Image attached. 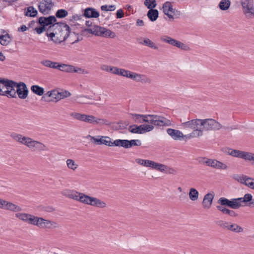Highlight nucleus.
<instances>
[{
	"label": "nucleus",
	"mask_w": 254,
	"mask_h": 254,
	"mask_svg": "<svg viewBox=\"0 0 254 254\" xmlns=\"http://www.w3.org/2000/svg\"><path fill=\"white\" fill-rule=\"evenodd\" d=\"M55 31L47 34L49 40L53 41L55 43L60 44L65 41L71 33L70 27L66 23L59 22H57V26L54 29Z\"/></svg>",
	"instance_id": "f257e3e1"
},
{
	"label": "nucleus",
	"mask_w": 254,
	"mask_h": 254,
	"mask_svg": "<svg viewBox=\"0 0 254 254\" xmlns=\"http://www.w3.org/2000/svg\"><path fill=\"white\" fill-rule=\"evenodd\" d=\"M0 83L2 84L5 87H16L17 95L21 99H25L28 96V89L26 84L23 82L17 83L12 80L0 77Z\"/></svg>",
	"instance_id": "f03ea898"
},
{
	"label": "nucleus",
	"mask_w": 254,
	"mask_h": 254,
	"mask_svg": "<svg viewBox=\"0 0 254 254\" xmlns=\"http://www.w3.org/2000/svg\"><path fill=\"white\" fill-rule=\"evenodd\" d=\"M254 207V200L251 193H246L243 197L232 198L230 199V208L238 209L241 206Z\"/></svg>",
	"instance_id": "7ed1b4c3"
},
{
	"label": "nucleus",
	"mask_w": 254,
	"mask_h": 254,
	"mask_svg": "<svg viewBox=\"0 0 254 254\" xmlns=\"http://www.w3.org/2000/svg\"><path fill=\"white\" fill-rule=\"evenodd\" d=\"M85 32L95 36L106 38H114L116 37V34L114 32L109 29L98 25H94L93 28H85L83 29L81 32V34L82 35H84Z\"/></svg>",
	"instance_id": "20e7f679"
},
{
	"label": "nucleus",
	"mask_w": 254,
	"mask_h": 254,
	"mask_svg": "<svg viewBox=\"0 0 254 254\" xmlns=\"http://www.w3.org/2000/svg\"><path fill=\"white\" fill-rule=\"evenodd\" d=\"M200 127L203 130H216L222 127V126L215 120L212 119H200Z\"/></svg>",
	"instance_id": "39448f33"
},
{
	"label": "nucleus",
	"mask_w": 254,
	"mask_h": 254,
	"mask_svg": "<svg viewBox=\"0 0 254 254\" xmlns=\"http://www.w3.org/2000/svg\"><path fill=\"white\" fill-rule=\"evenodd\" d=\"M154 129V126L148 125H140L138 126L134 124L129 126L128 130L132 133L143 134L149 132Z\"/></svg>",
	"instance_id": "423d86ee"
},
{
	"label": "nucleus",
	"mask_w": 254,
	"mask_h": 254,
	"mask_svg": "<svg viewBox=\"0 0 254 254\" xmlns=\"http://www.w3.org/2000/svg\"><path fill=\"white\" fill-rule=\"evenodd\" d=\"M243 11L245 15L252 18L254 17V6L253 0H241Z\"/></svg>",
	"instance_id": "0eeeda50"
},
{
	"label": "nucleus",
	"mask_w": 254,
	"mask_h": 254,
	"mask_svg": "<svg viewBox=\"0 0 254 254\" xmlns=\"http://www.w3.org/2000/svg\"><path fill=\"white\" fill-rule=\"evenodd\" d=\"M59 65V68H58V69L64 72H75L82 74H87L88 73L87 71L84 69L72 65L60 63Z\"/></svg>",
	"instance_id": "6e6552de"
},
{
	"label": "nucleus",
	"mask_w": 254,
	"mask_h": 254,
	"mask_svg": "<svg viewBox=\"0 0 254 254\" xmlns=\"http://www.w3.org/2000/svg\"><path fill=\"white\" fill-rule=\"evenodd\" d=\"M230 153L231 155L233 157L242 158L245 160L250 161L251 159H253L252 157H251L253 155V153L252 152L233 149V150L231 151V153Z\"/></svg>",
	"instance_id": "1a4fd4ad"
},
{
	"label": "nucleus",
	"mask_w": 254,
	"mask_h": 254,
	"mask_svg": "<svg viewBox=\"0 0 254 254\" xmlns=\"http://www.w3.org/2000/svg\"><path fill=\"white\" fill-rule=\"evenodd\" d=\"M37 23L41 26L47 27L57 23V19L54 15H50L48 17H40L37 21Z\"/></svg>",
	"instance_id": "9d476101"
},
{
	"label": "nucleus",
	"mask_w": 254,
	"mask_h": 254,
	"mask_svg": "<svg viewBox=\"0 0 254 254\" xmlns=\"http://www.w3.org/2000/svg\"><path fill=\"white\" fill-rule=\"evenodd\" d=\"M53 3L51 0H42L38 5L39 10L42 14L45 15L51 9Z\"/></svg>",
	"instance_id": "9b49d317"
},
{
	"label": "nucleus",
	"mask_w": 254,
	"mask_h": 254,
	"mask_svg": "<svg viewBox=\"0 0 254 254\" xmlns=\"http://www.w3.org/2000/svg\"><path fill=\"white\" fill-rule=\"evenodd\" d=\"M200 119H192L189 121L182 123L181 127L184 129L190 128L193 129L200 127Z\"/></svg>",
	"instance_id": "f8f14e48"
},
{
	"label": "nucleus",
	"mask_w": 254,
	"mask_h": 254,
	"mask_svg": "<svg viewBox=\"0 0 254 254\" xmlns=\"http://www.w3.org/2000/svg\"><path fill=\"white\" fill-rule=\"evenodd\" d=\"M82 15L86 18H98L100 13L95 8L88 7L84 9H83Z\"/></svg>",
	"instance_id": "ddd939ff"
},
{
	"label": "nucleus",
	"mask_w": 254,
	"mask_h": 254,
	"mask_svg": "<svg viewBox=\"0 0 254 254\" xmlns=\"http://www.w3.org/2000/svg\"><path fill=\"white\" fill-rule=\"evenodd\" d=\"M172 125L171 121L161 116L157 115L156 119L155 126L157 127H168Z\"/></svg>",
	"instance_id": "4468645a"
},
{
	"label": "nucleus",
	"mask_w": 254,
	"mask_h": 254,
	"mask_svg": "<svg viewBox=\"0 0 254 254\" xmlns=\"http://www.w3.org/2000/svg\"><path fill=\"white\" fill-rule=\"evenodd\" d=\"M214 194L211 193H208L204 196L202 205L204 209H209L211 207Z\"/></svg>",
	"instance_id": "2eb2a0df"
},
{
	"label": "nucleus",
	"mask_w": 254,
	"mask_h": 254,
	"mask_svg": "<svg viewBox=\"0 0 254 254\" xmlns=\"http://www.w3.org/2000/svg\"><path fill=\"white\" fill-rule=\"evenodd\" d=\"M89 137L91 138V140L95 144L97 145H101L105 144L106 145L107 143V139L111 140V138L108 136H98V138H96L95 137L92 136L90 135H88Z\"/></svg>",
	"instance_id": "dca6fc26"
},
{
	"label": "nucleus",
	"mask_w": 254,
	"mask_h": 254,
	"mask_svg": "<svg viewBox=\"0 0 254 254\" xmlns=\"http://www.w3.org/2000/svg\"><path fill=\"white\" fill-rule=\"evenodd\" d=\"M167 133L174 140H181L182 132L177 129L169 128L166 130Z\"/></svg>",
	"instance_id": "f3484780"
},
{
	"label": "nucleus",
	"mask_w": 254,
	"mask_h": 254,
	"mask_svg": "<svg viewBox=\"0 0 254 254\" xmlns=\"http://www.w3.org/2000/svg\"><path fill=\"white\" fill-rule=\"evenodd\" d=\"M3 209L13 212H18L22 210L20 206L7 201H5Z\"/></svg>",
	"instance_id": "a211bd4d"
},
{
	"label": "nucleus",
	"mask_w": 254,
	"mask_h": 254,
	"mask_svg": "<svg viewBox=\"0 0 254 254\" xmlns=\"http://www.w3.org/2000/svg\"><path fill=\"white\" fill-rule=\"evenodd\" d=\"M160 39L162 41L165 42L166 43H168L173 46H175L176 47H178L179 44V41H178L175 39H173L170 37L168 36H163L160 38Z\"/></svg>",
	"instance_id": "6ab92c4d"
},
{
	"label": "nucleus",
	"mask_w": 254,
	"mask_h": 254,
	"mask_svg": "<svg viewBox=\"0 0 254 254\" xmlns=\"http://www.w3.org/2000/svg\"><path fill=\"white\" fill-rule=\"evenodd\" d=\"M149 9L147 13V16L151 21L154 22L156 21L158 17V10L154 8Z\"/></svg>",
	"instance_id": "aec40b11"
},
{
	"label": "nucleus",
	"mask_w": 254,
	"mask_h": 254,
	"mask_svg": "<svg viewBox=\"0 0 254 254\" xmlns=\"http://www.w3.org/2000/svg\"><path fill=\"white\" fill-rule=\"evenodd\" d=\"M41 64L46 67L58 69V68H59V66L60 64V63H59L52 62L50 60H48L42 61L41 62Z\"/></svg>",
	"instance_id": "412c9836"
},
{
	"label": "nucleus",
	"mask_w": 254,
	"mask_h": 254,
	"mask_svg": "<svg viewBox=\"0 0 254 254\" xmlns=\"http://www.w3.org/2000/svg\"><path fill=\"white\" fill-rule=\"evenodd\" d=\"M24 15L26 16L35 17L38 14L37 10L32 6L24 8Z\"/></svg>",
	"instance_id": "4be33fe9"
},
{
	"label": "nucleus",
	"mask_w": 254,
	"mask_h": 254,
	"mask_svg": "<svg viewBox=\"0 0 254 254\" xmlns=\"http://www.w3.org/2000/svg\"><path fill=\"white\" fill-rule=\"evenodd\" d=\"M135 123L142 124L145 123L147 119L146 115H141L138 114H131Z\"/></svg>",
	"instance_id": "5701e85b"
},
{
	"label": "nucleus",
	"mask_w": 254,
	"mask_h": 254,
	"mask_svg": "<svg viewBox=\"0 0 254 254\" xmlns=\"http://www.w3.org/2000/svg\"><path fill=\"white\" fill-rule=\"evenodd\" d=\"M242 178L243 182H242V184L254 190V181H253V180H254V179L249 177L246 175H242Z\"/></svg>",
	"instance_id": "b1692460"
},
{
	"label": "nucleus",
	"mask_w": 254,
	"mask_h": 254,
	"mask_svg": "<svg viewBox=\"0 0 254 254\" xmlns=\"http://www.w3.org/2000/svg\"><path fill=\"white\" fill-rule=\"evenodd\" d=\"M12 137L16 141L24 144L25 145L26 142L29 140V137L23 136L20 134H13L11 135Z\"/></svg>",
	"instance_id": "393cba45"
},
{
	"label": "nucleus",
	"mask_w": 254,
	"mask_h": 254,
	"mask_svg": "<svg viewBox=\"0 0 254 254\" xmlns=\"http://www.w3.org/2000/svg\"><path fill=\"white\" fill-rule=\"evenodd\" d=\"M12 40L10 35L7 33L0 35V43L3 46L7 45Z\"/></svg>",
	"instance_id": "a878e982"
},
{
	"label": "nucleus",
	"mask_w": 254,
	"mask_h": 254,
	"mask_svg": "<svg viewBox=\"0 0 254 254\" xmlns=\"http://www.w3.org/2000/svg\"><path fill=\"white\" fill-rule=\"evenodd\" d=\"M32 92L38 96H42L44 93V89L37 85H33L31 87Z\"/></svg>",
	"instance_id": "bb28decb"
},
{
	"label": "nucleus",
	"mask_w": 254,
	"mask_h": 254,
	"mask_svg": "<svg viewBox=\"0 0 254 254\" xmlns=\"http://www.w3.org/2000/svg\"><path fill=\"white\" fill-rule=\"evenodd\" d=\"M80 195H82L83 198L81 199V202L85 204L90 205L92 206L94 197L89 196L84 193H80Z\"/></svg>",
	"instance_id": "cd10ccee"
},
{
	"label": "nucleus",
	"mask_w": 254,
	"mask_h": 254,
	"mask_svg": "<svg viewBox=\"0 0 254 254\" xmlns=\"http://www.w3.org/2000/svg\"><path fill=\"white\" fill-rule=\"evenodd\" d=\"M190 199L192 201H195L198 198V191L194 188H190L189 193Z\"/></svg>",
	"instance_id": "c85d7f7f"
},
{
	"label": "nucleus",
	"mask_w": 254,
	"mask_h": 254,
	"mask_svg": "<svg viewBox=\"0 0 254 254\" xmlns=\"http://www.w3.org/2000/svg\"><path fill=\"white\" fill-rule=\"evenodd\" d=\"M39 220H40V221H42L44 220V219L42 217H38L37 216H35L32 214H30L28 223L29 224L37 226Z\"/></svg>",
	"instance_id": "c756f323"
},
{
	"label": "nucleus",
	"mask_w": 254,
	"mask_h": 254,
	"mask_svg": "<svg viewBox=\"0 0 254 254\" xmlns=\"http://www.w3.org/2000/svg\"><path fill=\"white\" fill-rule=\"evenodd\" d=\"M230 5V0H221L219 3V7L222 10H227L229 8Z\"/></svg>",
	"instance_id": "7c9ffc66"
},
{
	"label": "nucleus",
	"mask_w": 254,
	"mask_h": 254,
	"mask_svg": "<svg viewBox=\"0 0 254 254\" xmlns=\"http://www.w3.org/2000/svg\"><path fill=\"white\" fill-rule=\"evenodd\" d=\"M147 119L146 120L145 123H147L148 125H152L154 127L155 126V122L156 118H157V115H146Z\"/></svg>",
	"instance_id": "2f4dec72"
},
{
	"label": "nucleus",
	"mask_w": 254,
	"mask_h": 254,
	"mask_svg": "<svg viewBox=\"0 0 254 254\" xmlns=\"http://www.w3.org/2000/svg\"><path fill=\"white\" fill-rule=\"evenodd\" d=\"M106 203L104 201H102L101 199L96 197H94L93 203L92 204V206H93L102 208L106 207Z\"/></svg>",
	"instance_id": "473e14b6"
},
{
	"label": "nucleus",
	"mask_w": 254,
	"mask_h": 254,
	"mask_svg": "<svg viewBox=\"0 0 254 254\" xmlns=\"http://www.w3.org/2000/svg\"><path fill=\"white\" fill-rule=\"evenodd\" d=\"M228 230L236 233L243 232L244 230L242 227L235 223L230 224Z\"/></svg>",
	"instance_id": "72a5a7b5"
},
{
	"label": "nucleus",
	"mask_w": 254,
	"mask_h": 254,
	"mask_svg": "<svg viewBox=\"0 0 254 254\" xmlns=\"http://www.w3.org/2000/svg\"><path fill=\"white\" fill-rule=\"evenodd\" d=\"M140 43L155 50L158 49V47L155 44V43L148 38L144 39L143 41L142 42H140Z\"/></svg>",
	"instance_id": "f704fd0d"
},
{
	"label": "nucleus",
	"mask_w": 254,
	"mask_h": 254,
	"mask_svg": "<svg viewBox=\"0 0 254 254\" xmlns=\"http://www.w3.org/2000/svg\"><path fill=\"white\" fill-rule=\"evenodd\" d=\"M68 15V11L64 9H58L55 14L56 18H64Z\"/></svg>",
	"instance_id": "c9c22d12"
},
{
	"label": "nucleus",
	"mask_w": 254,
	"mask_h": 254,
	"mask_svg": "<svg viewBox=\"0 0 254 254\" xmlns=\"http://www.w3.org/2000/svg\"><path fill=\"white\" fill-rule=\"evenodd\" d=\"M15 216L16 217L19 218L20 220H21L28 223L30 214L25 213H17L15 214Z\"/></svg>",
	"instance_id": "e433bc0d"
},
{
	"label": "nucleus",
	"mask_w": 254,
	"mask_h": 254,
	"mask_svg": "<svg viewBox=\"0 0 254 254\" xmlns=\"http://www.w3.org/2000/svg\"><path fill=\"white\" fill-rule=\"evenodd\" d=\"M217 203L219 204L220 206H227L230 207V199H228L227 198L222 197H220L217 201Z\"/></svg>",
	"instance_id": "4c0bfd02"
},
{
	"label": "nucleus",
	"mask_w": 254,
	"mask_h": 254,
	"mask_svg": "<svg viewBox=\"0 0 254 254\" xmlns=\"http://www.w3.org/2000/svg\"><path fill=\"white\" fill-rule=\"evenodd\" d=\"M144 4L148 9L154 8L157 5L155 0H145Z\"/></svg>",
	"instance_id": "58836bf2"
},
{
	"label": "nucleus",
	"mask_w": 254,
	"mask_h": 254,
	"mask_svg": "<svg viewBox=\"0 0 254 254\" xmlns=\"http://www.w3.org/2000/svg\"><path fill=\"white\" fill-rule=\"evenodd\" d=\"M127 139H116L115 140V146L123 147L127 149Z\"/></svg>",
	"instance_id": "ea45409f"
},
{
	"label": "nucleus",
	"mask_w": 254,
	"mask_h": 254,
	"mask_svg": "<svg viewBox=\"0 0 254 254\" xmlns=\"http://www.w3.org/2000/svg\"><path fill=\"white\" fill-rule=\"evenodd\" d=\"M190 134L192 138L201 136L203 135V129L200 127L198 128L193 129Z\"/></svg>",
	"instance_id": "a19ab883"
},
{
	"label": "nucleus",
	"mask_w": 254,
	"mask_h": 254,
	"mask_svg": "<svg viewBox=\"0 0 254 254\" xmlns=\"http://www.w3.org/2000/svg\"><path fill=\"white\" fill-rule=\"evenodd\" d=\"M66 164L68 168L73 170H76L78 167V165L75 163V161L71 159H68L66 160Z\"/></svg>",
	"instance_id": "79ce46f5"
},
{
	"label": "nucleus",
	"mask_w": 254,
	"mask_h": 254,
	"mask_svg": "<svg viewBox=\"0 0 254 254\" xmlns=\"http://www.w3.org/2000/svg\"><path fill=\"white\" fill-rule=\"evenodd\" d=\"M75 193H72L71 195L70 196L69 198L73 199L74 200L78 201L81 202V199L83 198L82 195H80V193H82L81 192H77L74 190Z\"/></svg>",
	"instance_id": "37998d69"
},
{
	"label": "nucleus",
	"mask_w": 254,
	"mask_h": 254,
	"mask_svg": "<svg viewBox=\"0 0 254 254\" xmlns=\"http://www.w3.org/2000/svg\"><path fill=\"white\" fill-rule=\"evenodd\" d=\"M75 193H72L71 195L70 196L69 198L73 199L74 200L78 201L81 202V199L83 198L82 195H80V193H82L81 192H77L74 190Z\"/></svg>",
	"instance_id": "c03bdc74"
},
{
	"label": "nucleus",
	"mask_w": 254,
	"mask_h": 254,
	"mask_svg": "<svg viewBox=\"0 0 254 254\" xmlns=\"http://www.w3.org/2000/svg\"><path fill=\"white\" fill-rule=\"evenodd\" d=\"M70 115L71 117L77 120L84 122L85 114H81L80 113L74 112L71 113Z\"/></svg>",
	"instance_id": "a18cd8bd"
},
{
	"label": "nucleus",
	"mask_w": 254,
	"mask_h": 254,
	"mask_svg": "<svg viewBox=\"0 0 254 254\" xmlns=\"http://www.w3.org/2000/svg\"><path fill=\"white\" fill-rule=\"evenodd\" d=\"M59 97H57V98H59V100L69 97L71 95V93L67 91L64 90L62 92L58 91Z\"/></svg>",
	"instance_id": "49530a36"
},
{
	"label": "nucleus",
	"mask_w": 254,
	"mask_h": 254,
	"mask_svg": "<svg viewBox=\"0 0 254 254\" xmlns=\"http://www.w3.org/2000/svg\"><path fill=\"white\" fill-rule=\"evenodd\" d=\"M94 123L96 124H99L100 125H105L107 126H110L111 125V122L108 121L107 120L102 119H98L95 117Z\"/></svg>",
	"instance_id": "de8ad7c7"
},
{
	"label": "nucleus",
	"mask_w": 254,
	"mask_h": 254,
	"mask_svg": "<svg viewBox=\"0 0 254 254\" xmlns=\"http://www.w3.org/2000/svg\"><path fill=\"white\" fill-rule=\"evenodd\" d=\"M172 14H175V9L173 8V5L172 4L170 6H168L167 12H166L165 13L169 18L173 19V15Z\"/></svg>",
	"instance_id": "09e8293b"
},
{
	"label": "nucleus",
	"mask_w": 254,
	"mask_h": 254,
	"mask_svg": "<svg viewBox=\"0 0 254 254\" xmlns=\"http://www.w3.org/2000/svg\"><path fill=\"white\" fill-rule=\"evenodd\" d=\"M45 226H44V227H45V228L50 229L52 227H53L54 228H56L57 227V224L56 222H54L53 221H52L49 220L45 219Z\"/></svg>",
	"instance_id": "8fccbe9b"
},
{
	"label": "nucleus",
	"mask_w": 254,
	"mask_h": 254,
	"mask_svg": "<svg viewBox=\"0 0 254 254\" xmlns=\"http://www.w3.org/2000/svg\"><path fill=\"white\" fill-rule=\"evenodd\" d=\"M215 223L219 226L220 227L224 228V229H227L228 230V228H229V223L223 221V220H218L215 221Z\"/></svg>",
	"instance_id": "3c124183"
},
{
	"label": "nucleus",
	"mask_w": 254,
	"mask_h": 254,
	"mask_svg": "<svg viewBox=\"0 0 254 254\" xmlns=\"http://www.w3.org/2000/svg\"><path fill=\"white\" fill-rule=\"evenodd\" d=\"M227 168L228 167L225 164L218 160L216 161L215 166H214L215 169H218L226 170Z\"/></svg>",
	"instance_id": "603ef678"
},
{
	"label": "nucleus",
	"mask_w": 254,
	"mask_h": 254,
	"mask_svg": "<svg viewBox=\"0 0 254 254\" xmlns=\"http://www.w3.org/2000/svg\"><path fill=\"white\" fill-rule=\"evenodd\" d=\"M95 117L92 115H85L84 122L90 123L94 124L95 121Z\"/></svg>",
	"instance_id": "864d4df0"
},
{
	"label": "nucleus",
	"mask_w": 254,
	"mask_h": 254,
	"mask_svg": "<svg viewBox=\"0 0 254 254\" xmlns=\"http://www.w3.org/2000/svg\"><path fill=\"white\" fill-rule=\"evenodd\" d=\"M158 166H160L161 167H165L163 164L158 163L155 162L154 161H151V160H150V161H149V165L148 167H150L152 169H156Z\"/></svg>",
	"instance_id": "5fc2aeb1"
},
{
	"label": "nucleus",
	"mask_w": 254,
	"mask_h": 254,
	"mask_svg": "<svg viewBox=\"0 0 254 254\" xmlns=\"http://www.w3.org/2000/svg\"><path fill=\"white\" fill-rule=\"evenodd\" d=\"M119 122L120 129H124L127 128L129 125V122L127 121H120Z\"/></svg>",
	"instance_id": "6e6d98bb"
},
{
	"label": "nucleus",
	"mask_w": 254,
	"mask_h": 254,
	"mask_svg": "<svg viewBox=\"0 0 254 254\" xmlns=\"http://www.w3.org/2000/svg\"><path fill=\"white\" fill-rule=\"evenodd\" d=\"M135 161L137 163L141 165L142 166H144L145 167H148L149 165V163L150 160H144L142 159H136Z\"/></svg>",
	"instance_id": "4d7b16f0"
},
{
	"label": "nucleus",
	"mask_w": 254,
	"mask_h": 254,
	"mask_svg": "<svg viewBox=\"0 0 254 254\" xmlns=\"http://www.w3.org/2000/svg\"><path fill=\"white\" fill-rule=\"evenodd\" d=\"M35 144V148H36V149L40 151L45 150L46 149V146L41 142H40L38 141H36Z\"/></svg>",
	"instance_id": "13d9d810"
},
{
	"label": "nucleus",
	"mask_w": 254,
	"mask_h": 254,
	"mask_svg": "<svg viewBox=\"0 0 254 254\" xmlns=\"http://www.w3.org/2000/svg\"><path fill=\"white\" fill-rule=\"evenodd\" d=\"M127 73V70L123 68H120L118 67V70L116 71V74L126 77V74Z\"/></svg>",
	"instance_id": "bf43d9fd"
},
{
	"label": "nucleus",
	"mask_w": 254,
	"mask_h": 254,
	"mask_svg": "<svg viewBox=\"0 0 254 254\" xmlns=\"http://www.w3.org/2000/svg\"><path fill=\"white\" fill-rule=\"evenodd\" d=\"M216 208L218 210L221 211L223 214L228 215L229 213L230 209H229L224 206H222L220 205H217V206H216Z\"/></svg>",
	"instance_id": "052dcab7"
},
{
	"label": "nucleus",
	"mask_w": 254,
	"mask_h": 254,
	"mask_svg": "<svg viewBox=\"0 0 254 254\" xmlns=\"http://www.w3.org/2000/svg\"><path fill=\"white\" fill-rule=\"evenodd\" d=\"M34 30L38 34H41L46 30V27L44 26H41L36 27Z\"/></svg>",
	"instance_id": "680f3d73"
},
{
	"label": "nucleus",
	"mask_w": 254,
	"mask_h": 254,
	"mask_svg": "<svg viewBox=\"0 0 254 254\" xmlns=\"http://www.w3.org/2000/svg\"><path fill=\"white\" fill-rule=\"evenodd\" d=\"M217 160L216 159H208L206 161V165L208 166L214 168V166H215V164Z\"/></svg>",
	"instance_id": "e2e57ef3"
},
{
	"label": "nucleus",
	"mask_w": 254,
	"mask_h": 254,
	"mask_svg": "<svg viewBox=\"0 0 254 254\" xmlns=\"http://www.w3.org/2000/svg\"><path fill=\"white\" fill-rule=\"evenodd\" d=\"M72 193H75L74 190H64L62 191V194L67 197L69 198Z\"/></svg>",
	"instance_id": "0e129e2a"
},
{
	"label": "nucleus",
	"mask_w": 254,
	"mask_h": 254,
	"mask_svg": "<svg viewBox=\"0 0 254 254\" xmlns=\"http://www.w3.org/2000/svg\"><path fill=\"white\" fill-rule=\"evenodd\" d=\"M35 140H33L31 138H29V140L27 141L25 145H26L29 148L32 149L35 147Z\"/></svg>",
	"instance_id": "69168bd1"
},
{
	"label": "nucleus",
	"mask_w": 254,
	"mask_h": 254,
	"mask_svg": "<svg viewBox=\"0 0 254 254\" xmlns=\"http://www.w3.org/2000/svg\"><path fill=\"white\" fill-rule=\"evenodd\" d=\"M178 48H179L182 50H185V51L190 50V48L188 45H187L186 44H185L183 43H182L180 41L179 42V44Z\"/></svg>",
	"instance_id": "338daca9"
},
{
	"label": "nucleus",
	"mask_w": 254,
	"mask_h": 254,
	"mask_svg": "<svg viewBox=\"0 0 254 254\" xmlns=\"http://www.w3.org/2000/svg\"><path fill=\"white\" fill-rule=\"evenodd\" d=\"M82 16H83L82 15H78V14H74L69 19L70 21H77L79 20H80L81 19Z\"/></svg>",
	"instance_id": "774afa93"
}]
</instances>
